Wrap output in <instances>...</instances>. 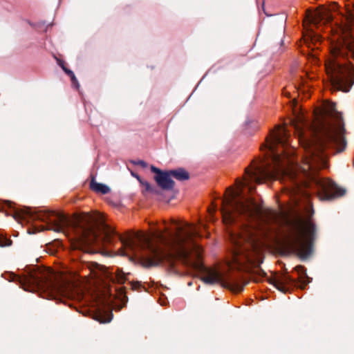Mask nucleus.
<instances>
[{"label": "nucleus", "instance_id": "22", "mask_svg": "<svg viewBox=\"0 0 354 354\" xmlns=\"http://www.w3.org/2000/svg\"><path fill=\"white\" fill-rule=\"evenodd\" d=\"M63 71H64L66 73V74H67L69 77H71V75H73L74 74V73H73L71 70H70V69L67 68L66 67V68H64V70H63Z\"/></svg>", "mask_w": 354, "mask_h": 354}, {"label": "nucleus", "instance_id": "3", "mask_svg": "<svg viewBox=\"0 0 354 354\" xmlns=\"http://www.w3.org/2000/svg\"><path fill=\"white\" fill-rule=\"evenodd\" d=\"M333 58L326 64V70L330 75L332 90L347 93L354 84V66L341 62L339 58L351 57L354 60V35L344 32L330 47Z\"/></svg>", "mask_w": 354, "mask_h": 354}, {"label": "nucleus", "instance_id": "28", "mask_svg": "<svg viewBox=\"0 0 354 354\" xmlns=\"http://www.w3.org/2000/svg\"><path fill=\"white\" fill-rule=\"evenodd\" d=\"M263 12H264L265 15H268V16H271V15H269V14H268V13L266 12V10H264V8H263Z\"/></svg>", "mask_w": 354, "mask_h": 354}, {"label": "nucleus", "instance_id": "12", "mask_svg": "<svg viewBox=\"0 0 354 354\" xmlns=\"http://www.w3.org/2000/svg\"><path fill=\"white\" fill-rule=\"evenodd\" d=\"M113 314L111 311L99 310L94 315L93 319L101 324L109 323L111 321Z\"/></svg>", "mask_w": 354, "mask_h": 354}, {"label": "nucleus", "instance_id": "5", "mask_svg": "<svg viewBox=\"0 0 354 354\" xmlns=\"http://www.w3.org/2000/svg\"><path fill=\"white\" fill-rule=\"evenodd\" d=\"M288 145V134L286 130L278 126L277 130L271 132L270 137L267 139V147L272 155L274 166H257L252 169H245V173L250 180L257 183H262L270 179H279L285 177L292 178L290 174L281 165V152L277 149L281 146L283 149Z\"/></svg>", "mask_w": 354, "mask_h": 354}, {"label": "nucleus", "instance_id": "29", "mask_svg": "<svg viewBox=\"0 0 354 354\" xmlns=\"http://www.w3.org/2000/svg\"><path fill=\"white\" fill-rule=\"evenodd\" d=\"M249 189H250V192H252L253 189H254V188L251 187Z\"/></svg>", "mask_w": 354, "mask_h": 354}, {"label": "nucleus", "instance_id": "10", "mask_svg": "<svg viewBox=\"0 0 354 354\" xmlns=\"http://www.w3.org/2000/svg\"><path fill=\"white\" fill-rule=\"evenodd\" d=\"M151 171L156 175L154 177L158 185L165 190H171L174 189L175 183L171 178L169 170L162 171L153 165L151 166Z\"/></svg>", "mask_w": 354, "mask_h": 354}, {"label": "nucleus", "instance_id": "23", "mask_svg": "<svg viewBox=\"0 0 354 354\" xmlns=\"http://www.w3.org/2000/svg\"><path fill=\"white\" fill-rule=\"evenodd\" d=\"M57 61L59 66L64 70V68H66L64 62L59 59H57Z\"/></svg>", "mask_w": 354, "mask_h": 354}, {"label": "nucleus", "instance_id": "13", "mask_svg": "<svg viewBox=\"0 0 354 354\" xmlns=\"http://www.w3.org/2000/svg\"><path fill=\"white\" fill-rule=\"evenodd\" d=\"M248 283V281L242 282L234 279L230 281L223 284L225 287H227L230 290L236 292H240L243 290L244 286Z\"/></svg>", "mask_w": 354, "mask_h": 354}, {"label": "nucleus", "instance_id": "11", "mask_svg": "<svg viewBox=\"0 0 354 354\" xmlns=\"http://www.w3.org/2000/svg\"><path fill=\"white\" fill-rule=\"evenodd\" d=\"M169 171L171 177L179 181L187 180L190 178L189 173L183 167H179L176 169H171Z\"/></svg>", "mask_w": 354, "mask_h": 354}, {"label": "nucleus", "instance_id": "6", "mask_svg": "<svg viewBox=\"0 0 354 354\" xmlns=\"http://www.w3.org/2000/svg\"><path fill=\"white\" fill-rule=\"evenodd\" d=\"M240 190L232 187L227 189V196L222 200L221 213L225 224H232L239 218L245 221H259L262 216V209L254 199L242 196L241 188L246 183L236 180Z\"/></svg>", "mask_w": 354, "mask_h": 354}, {"label": "nucleus", "instance_id": "1", "mask_svg": "<svg viewBox=\"0 0 354 354\" xmlns=\"http://www.w3.org/2000/svg\"><path fill=\"white\" fill-rule=\"evenodd\" d=\"M71 234L73 235V248L85 253H95L97 249L95 246L111 245L119 240L125 250L122 252L123 255H128L129 252L140 255L147 267L158 266L164 261L174 266L177 259L186 266L200 272L201 280L205 284L213 285L221 281V274L205 267L200 261L198 253L196 259L191 257L185 245L195 247L194 239L200 234L198 229L189 223L185 224V227H178L175 233L169 232L168 236L163 232L156 233V241L153 242L142 232L123 236L107 225L101 215L84 213L71 218Z\"/></svg>", "mask_w": 354, "mask_h": 354}, {"label": "nucleus", "instance_id": "4", "mask_svg": "<svg viewBox=\"0 0 354 354\" xmlns=\"http://www.w3.org/2000/svg\"><path fill=\"white\" fill-rule=\"evenodd\" d=\"M10 281H16L26 291L42 290L55 299H74L78 297L73 291V285L64 280L53 279L46 271L36 268H28L21 275L12 274Z\"/></svg>", "mask_w": 354, "mask_h": 354}, {"label": "nucleus", "instance_id": "16", "mask_svg": "<svg viewBox=\"0 0 354 354\" xmlns=\"http://www.w3.org/2000/svg\"><path fill=\"white\" fill-rule=\"evenodd\" d=\"M316 18L317 20L326 19L328 21H331L333 20V17L328 10L318 12Z\"/></svg>", "mask_w": 354, "mask_h": 354}, {"label": "nucleus", "instance_id": "30", "mask_svg": "<svg viewBox=\"0 0 354 354\" xmlns=\"http://www.w3.org/2000/svg\"><path fill=\"white\" fill-rule=\"evenodd\" d=\"M172 223H173L174 224H176V225H177V224H178V223H177L176 221H172Z\"/></svg>", "mask_w": 354, "mask_h": 354}, {"label": "nucleus", "instance_id": "14", "mask_svg": "<svg viewBox=\"0 0 354 354\" xmlns=\"http://www.w3.org/2000/svg\"><path fill=\"white\" fill-rule=\"evenodd\" d=\"M90 188L97 193L106 194L110 192V188L106 185L97 183L93 177L90 183Z\"/></svg>", "mask_w": 354, "mask_h": 354}, {"label": "nucleus", "instance_id": "21", "mask_svg": "<svg viewBox=\"0 0 354 354\" xmlns=\"http://www.w3.org/2000/svg\"><path fill=\"white\" fill-rule=\"evenodd\" d=\"M71 82H72V84L75 86V87H78L79 86V83H78V81L75 75V74H73V75H71Z\"/></svg>", "mask_w": 354, "mask_h": 354}, {"label": "nucleus", "instance_id": "9", "mask_svg": "<svg viewBox=\"0 0 354 354\" xmlns=\"http://www.w3.org/2000/svg\"><path fill=\"white\" fill-rule=\"evenodd\" d=\"M294 269L299 274L298 279H293L288 274H280L269 279V283L283 293L289 292L299 283V288L304 289L312 279L307 275L306 269L303 266H297Z\"/></svg>", "mask_w": 354, "mask_h": 354}, {"label": "nucleus", "instance_id": "7", "mask_svg": "<svg viewBox=\"0 0 354 354\" xmlns=\"http://www.w3.org/2000/svg\"><path fill=\"white\" fill-rule=\"evenodd\" d=\"M291 232L283 239L284 248L290 252L296 254L300 259H307L313 252V243L315 239L316 226L311 219L297 217L288 221Z\"/></svg>", "mask_w": 354, "mask_h": 354}, {"label": "nucleus", "instance_id": "27", "mask_svg": "<svg viewBox=\"0 0 354 354\" xmlns=\"http://www.w3.org/2000/svg\"><path fill=\"white\" fill-rule=\"evenodd\" d=\"M333 6L332 9L335 10L337 7V4L335 2H334V3H333Z\"/></svg>", "mask_w": 354, "mask_h": 354}, {"label": "nucleus", "instance_id": "24", "mask_svg": "<svg viewBox=\"0 0 354 354\" xmlns=\"http://www.w3.org/2000/svg\"><path fill=\"white\" fill-rule=\"evenodd\" d=\"M140 286L141 285L138 282L131 283V288L133 290L138 288V287H140Z\"/></svg>", "mask_w": 354, "mask_h": 354}, {"label": "nucleus", "instance_id": "17", "mask_svg": "<svg viewBox=\"0 0 354 354\" xmlns=\"http://www.w3.org/2000/svg\"><path fill=\"white\" fill-rule=\"evenodd\" d=\"M118 294H119L120 299L123 303V304H125L127 302L128 298H127V295H125L124 288H123V287L120 288L118 290Z\"/></svg>", "mask_w": 354, "mask_h": 354}, {"label": "nucleus", "instance_id": "19", "mask_svg": "<svg viewBox=\"0 0 354 354\" xmlns=\"http://www.w3.org/2000/svg\"><path fill=\"white\" fill-rule=\"evenodd\" d=\"M12 241L4 236H0V247H7L12 245Z\"/></svg>", "mask_w": 354, "mask_h": 354}, {"label": "nucleus", "instance_id": "25", "mask_svg": "<svg viewBox=\"0 0 354 354\" xmlns=\"http://www.w3.org/2000/svg\"><path fill=\"white\" fill-rule=\"evenodd\" d=\"M258 274L260 277H265L266 275V273L261 268H259L258 270Z\"/></svg>", "mask_w": 354, "mask_h": 354}, {"label": "nucleus", "instance_id": "26", "mask_svg": "<svg viewBox=\"0 0 354 354\" xmlns=\"http://www.w3.org/2000/svg\"><path fill=\"white\" fill-rule=\"evenodd\" d=\"M6 205L9 208H10V209H11V208H12V203L11 202H10V201H7V202L6 203Z\"/></svg>", "mask_w": 354, "mask_h": 354}, {"label": "nucleus", "instance_id": "20", "mask_svg": "<svg viewBox=\"0 0 354 354\" xmlns=\"http://www.w3.org/2000/svg\"><path fill=\"white\" fill-rule=\"evenodd\" d=\"M133 164L136 165H140V166H141L142 167H144V168L147 167V162H145L144 160H137V161H134Z\"/></svg>", "mask_w": 354, "mask_h": 354}, {"label": "nucleus", "instance_id": "2", "mask_svg": "<svg viewBox=\"0 0 354 354\" xmlns=\"http://www.w3.org/2000/svg\"><path fill=\"white\" fill-rule=\"evenodd\" d=\"M317 120L313 138L304 140L303 144L305 150L303 183L306 187L315 189L322 200L330 201L344 196L346 189L331 180L320 178L317 172L326 166V150L331 149L335 153L346 149V130L335 102L327 105Z\"/></svg>", "mask_w": 354, "mask_h": 354}, {"label": "nucleus", "instance_id": "8", "mask_svg": "<svg viewBox=\"0 0 354 354\" xmlns=\"http://www.w3.org/2000/svg\"><path fill=\"white\" fill-rule=\"evenodd\" d=\"M233 245V261L239 266L256 263L255 257L260 250L259 240L252 226L245 225L238 234H230Z\"/></svg>", "mask_w": 354, "mask_h": 354}, {"label": "nucleus", "instance_id": "18", "mask_svg": "<svg viewBox=\"0 0 354 354\" xmlns=\"http://www.w3.org/2000/svg\"><path fill=\"white\" fill-rule=\"evenodd\" d=\"M140 183L145 186V191L150 192H155V189L151 186V185L147 181H142L138 176H136Z\"/></svg>", "mask_w": 354, "mask_h": 354}, {"label": "nucleus", "instance_id": "15", "mask_svg": "<svg viewBox=\"0 0 354 354\" xmlns=\"http://www.w3.org/2000/svg\"><path fill=\"white\" fill-rule=\"evenodd\" d=\"M106 277L109 278L113 283L122 284L126 281V277L124 274L120 270H117L115 274L109 273Z\"/></svg>", "mask_w": 354, "mask_h": 354}]
</instances>
